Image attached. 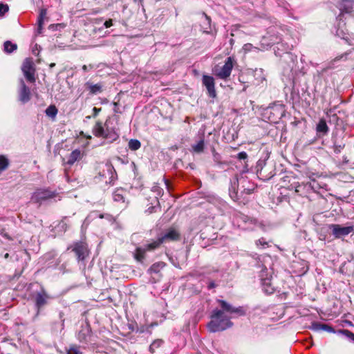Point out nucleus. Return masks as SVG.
<instances>
[{
  "instance_id": "f257e3e1",
  "label": "nucleus",
  "mask_w": 354,
  "mask_h": 354,
  "mask_svg": "<svg viewBox=\"0 0 354 354\" xmlns=\"http://www.w3.org/2000/svg\"><path fill=\"white\" fill-rule=\"evenodd\" d=\"M221 309H214L211 316L212 320L207 324L208 330L212 333L224 330L232 326L230 321L233 315H243L245 311L242 307L235 308L224 300H218Z\"/></svg>"
},
{
  "instance_id": "f03ea898",
  "label": "nucleus",
  "mask_w": 354,
  "mask_h": 354,
  "mask_svg": "<svg viewBox=\"0 0 354 354\" xmlns=\"http://www.w3.org/2000/svg\"><path fill=\"white\" fill-rule=\"evenodd\" d=\"M111 124V118H108L104 123L97 121L93 127V135L97 138H103L109 142L115 141L118 139L119 135Z\"/></svg>"
},
{
  "instance_id": "7ed1b4c3",
  "label": "nucleus",
  "mask_w": 354,
  "mask_h": 354,
  "mask_svg": "<svg viewBox=\"0 0 354 354\" xmlns=\"http://www.w3.org/2000/svg\"><path fill=\"white\" fill-rule=\"evenodd\" d=\"M235 60L232 57H228L222 67L214 69V75L219 79L227 80L231 75Z\"/></svg>"
},
{
  "instance_id": "20e7f679",
  "label": "nucleus",
  "mask_w": 354,
  "mask_h": 354,
  "mask_svg": "<svg viewBox=\"0 0 354 354\" xmlns=\"http://www.w3.org/2000/svg\"><path fill=\"white\" fill-rule=\"evenodd\" d=\"M57 196L55 192L48 189H37L31 196V201L35 203H41L42 202L54 198Z\"/></svg>"
},
{
  "instance_id": "39448f33",
  "label": "nucleus",
  "mask_w": 354,
  "mask_h": 354,
  "mask_svg": "<svg viewBox=\"0 0 354 354\" xmlns=\"http://www.w3.org/2000/svg\"><path fill=\"white\" fill-rule=\"evenodd\" d=\"M284 106L282 104H274L268 106L265 110V115L271 122H277L284 115Z\"/></svg>"
},
{
  "instance_id": "423d86ee",
  "label": "nucleus",
  "mask_w": 354,
  "mask_h": 354,
  "mask_svg": "<svg viewBox=\"0 0 354 354\" xmlns=\"http://www.w3.org/2000/svg\"><path fill=\"white\" fill-rule=\"evenodd\" d=\"M335 239H341L354 231L353 225L342 226L339 224H330L328 226Z\"/></svg>"
},
{
  "instance_id": "0eeeda50",
  "label": "nucleus",
  "mask_w": 354,
  "mask_h": 354,
  "mask_svg": "<svg viewBox=\"0 0 354 354\" xmlns=\"http://www.w3.org/2000/svg\"><path fill=\"white\" fill-rule=\"evenodd\" d=\"M52 297L47 293L46 290L42 287L40 290L37 291L34 297L35 305L37 308V314L39 313V310L45 305L48 304V301Z\"/></svg>"
},
{
  "instance_id": "6e6552de",
  "label": "nucleus",
  "mask_w": 354,
  "mask_h": 354,
  "mask_svg": "<svg viewBox=\"0 0 354 354\" xmlns=\"http://www.w3.org/2000/svg\"><path fill=\"white\" fill-rule=\"evenodd\" d=\"M100 175L105 178V183L109 184H113L117 179V174L111 163H106L102 171L100 172Z\"/></svg>"
},
{
  "instance_id": "1a4fd4ad",
  "label": "nucleus",
  "mask_w": 354,
  "mask_h": 354,
  "mask_svg": "<svg viewBox=\"0 0 354 354\" xmlns=\"http://www.w3.org/2000/svg\"><path fill=\"white\" fill-rule=\"evenodd\" d=\"M73 251L75 253L79 261H84L89 254L88 245L83 241L75 243L73 244Z\"/></svg>"
},
{
  "instance_id": "9d476101",
  "label": "nucleus",
  "mask_w": 354,
  "mask_h": 354,
  "mask_svg": "<svg viewBox=\"0 0 354 354\" xmlns=\"http://www.w3.org/2000/svg\"><path fill=\"white\" fill-rule=\"evenodd\" d=\"M202 83L207 89L208 96L212 98H215L216 97V92L214 77L210 75H203L202 77Z\"/></svg>"
},
{
  "instance_id": "9b49d317",
  "label": "nucleus",
  "mask_w": 354,
  "mask_h": 354,
  "mask_svg": "<svg viewBox=\"0 0 354 354\" xmlns=\"http://www.w3.org/2000/svg\"><path fill=\"white\" fill-rule=\"evenodd\" d=\"M21 69L26 80L31 83L35 82V68L30 59H26L24 62Z\"/></svg>"
},
{
  "instance_id": "f8f14e48",
  "label": "nucleus",
  "mask_w": 354,
  "mask_h": 354,
  "mask_svg": "<svg viewBox=\"0 0 354 354\" xmlns=\"http://www.w3.org/2000/svg\"><path fill=\"white\" fill-rule=\"evenodd\" d=\"M260 277L263 291L267 294H272L274 289L271 283V277L268 276L266 268L261 270Z\"/></svg>"
},
{
  "instance_id": "ddd939ff",
  "label": "nucleus",
  "mask_w": 354,
  "mask_h": 354,
  "mask_svg": "<svg viewBox=\"0 0 354 354\" xmlns=\"http://www.w3.org/2000/svg\"><path fill=\"white\" fill-rule=\"evenodd\" d=\"M162 243L176 241L180 238L179 232L174 228H169L163 234L159 236Z\"/></svg>"
},
{
  "instance_id": "4468645a",
  "label": "nucleus",
  "mask_w": 354,
  "mask_h": 354,
  "mask_svg": "<svg viewBox=\"0 0 354 354\" xmlns=\"http://www.w3.org/2000/svg\"><path fill=\"white\" fill-rule=\"evenodd\" d=\"M21 88L19 93V100L22 103L28 102L30 99V91L29 88L25 84L24 80H21Z\"/></svg>"
},
{
  "instance_id": "2eb2a0df",
  "label": "nucleus",
  "mask_w": 354,
  "mask_h": 354,
  "mask_svg": "<svg viewBox=\"0 0 354 354\" xmlns=\"http://www.w3.org/2000/svg\"><path fill=\"white\" fill-rule=\"evenodd\" d=\"M292 189H295V192L297 193L299 195H304L306 192L309 191V189L311 188V185L309 183H295L291 185Z\"/></svg>"
},
{
  "instance_id": "dca6fc26",
  "label": "nucleus",
  "mask_w": 354,
  "mask_h": 354,
  "mask_svg": "<svg viewBox=\"0 0 354 354\" xmlns=\"http://www.w3.org/2000/svg\"><path fill=\"white\" fill-rule=\"evenodd\" d=\"M340 10L344 13H351L354 10V0H342Z\"/></svg>"
},
{
  "instance_id": "f3484780",
  "label": "nucleus",
  "mask_w": 354,
  "mask_h": 354,
  "mask_svg": "<svg viewBox=\"0 0 354 354\" xmlns=\"http://www.w3.org/2000/svg\"><path fill=\"white\" fill-rule=\"evenodd\" d=\"M328 127L324 119L319 120L318 124H317L316 131L317 133L324 136L326 135L328 132Z\"/></svg>"
},
{
  "instance_id": "a211bd4d",
  "label": "nucleus",
  "mask_w": 354,
  "mask_h": 354,
  "mask_svg": "<svg viewBox=\"0 0 354 354\" xmlns=\"http://www.w3.org/2000/svg\"><path fill=\"white\" fill-rule=\"evenodd\" d=\"M311 329L315 331L326 330L328 332H333V328L327 324H322L319 322H313L311 326Z\"/></svg>"
},
{
  "instance_id": "6ab92c4d",
  "label": "nucleus",
  "mask_w": 354,
  "mask_h": 354,
  "mask_svg": "<svg viewBox=\"0 0 354 354\" xmlns=\"http://www.w3.org/2000/svg\"><path fill=\"white\" fill-rule=\"evenodd\" d=\"M147 250L145 246L138 247L133 254L134 258L138 262H142L145 258V254L147 252Z\"/></svg>"
},
{
  "instance_id": "aec40b11",
  "label": "nucleus",
  "mask_w": 354,
  "mask_h": 354,
  "mask_svg": "<svg viewBox=\"0 0 354 354\" xmlns=\"http://www.w3.org/2000/svg\"><path fill=\"white\" fill-rule=\"evenodd\" d=\"M81 157V151L79 149L73 151L67 160V164L72 165Z\"/></svg>"
},
{
  "instance_id": "412c9836",
  "label": "nucleus",
  "mask_w": 354,
  "mask_h": 354,
  "mask_svg": "<svg viewBox=\"0 0 354 354\" xmlns=\"http://www.w3.org/2000/svg\"><path fill=\"white\" fill-rule=\"evenodd\" d=\"M162 241H160V238L158 237L156 240H153L151 242L145 244L144 246L146 248L147 252H151L156 250L158 248L160 245L162 244Z\"/></svg>"
},
{
  "instance_id": "4be33fe9",
  "label": "nucleus",
  "mask_w": 354,
  "mask_h": 354,
  "mask_svg": "<svg viewBox=\"0 0 354 354\" xmlns=\"http://www.w3.org/2000/svg\"><path fill=\"white\" fill-rule=\"evenodd\" d=\"M47 15V11L46 9H41L40 10L38 19H37V24H38V29L37 32L38 34H40L41 32L42 26L44 24V19Z\"/></svg>"
},
{
  "instance_id": "5701e85b",
  "label": "nucleus",
  "mask_w": 354,
  "mask_h": 354,
  "mask_svg": "<svg viewBox=\"0 0 354 354\" xmlns=\"http://www.w3.org/2000/svg\"><path fill=\"white\" fill-rule=\"evenodd\" d=\"M86 86L91 94H97L102 91V85L101 84H93L87 82Z\"/></svg>"
},
{
  "instance_id": "b1692460",
  "label": "nucleus",
  "mask_w": 354,
  "mask_h": 354,
  "mask_svg": "<svg viewBox=\"0 0 354 354\" xmlns=\"http://www.w3.org/2000/svg\"><path fill=\"white\" fill-rule=\"evenodd\" d=\"M124 190L123 189H116L113 193V198L115 202L124 203Z\"/></svg>"
},
{
  "instance_id": "393cba45",
  "label": "nucleus",
  "mask_w": 354,
  "mask_h": 354,
  "mask_svg": "<svg viewBox=\"0 0 354 354\" xmlns=\"http://www.w3.org/2000/svg\"><path fill=\"white\" fill-rule=\"evenodd\" d=\"M89 328L86 326L82 328V329L78 333L77 338L80 342H87V337L89 334Z\"/></svg>"
},
{
  "instance_id": "a878e982",
  "label": "nucleus",
  "mask_w": 354,
  "mask_h": 354,
  "mask_svg": "<svg viewBox=\"0 0 354 354\" xmlns=\"http://www.w3.org/2000/svg\"><path fill=\"white\" fill-rule=\"evenodd\" d=\"M165 266V263L163 262H157L153 263L150 268L149 269V271L150 272H154L158 273Z\"/></svg>"
},
{
  "instance_id": "bb28decb",
  "label": "nucleus",
  "mask_w": 354,
  "mask_h": 354,
  "mask_svg": "<svg viewBox=\"0 0 354 354\" xmlns=\"http://www.w3.org/2000/svg\"><path fill=\"white\" fill-rule=\"evenodd\" d=\"M3 47L6 53H11L17 49V46L10 41H6L4 42Z\"/></svg>"
},
{
  "instance_id": "cd10ccee",
  "label": "nucleus",
  "mask_w": 354,
  "mask_h": 354,
  "mask_svg": "<svg viewBox=\"0 0 354 354\" xmlns=\"http://www.w3.org/2000/svg\"><path fill=\"white\" fill-rule=\"evenodd\" d=\"M129 148L132 151H136L141 147V143L138 140L131 139L128 143Z\"/></svg>"
},
{
  "instance_id": "c85d7f7f",
  "label": "nucleus",
  "mask_w": 354,
  "mask_h": 354,
  "mask_svg": "<svg viewBox=\"0 0 354 354\" xmlns=\"http://www.w3.org/2000/svg\"><path fill=\"white\" fill-rule=\"evenodd\" d=\"M57 109L55 105H50L46 109V114L48 117H50L52 118H55V116L57 114Z\"/></svg>"
},
{
  "instance_id": "c756f323",
  "label": "nucleus",
  "mask_w": 354,
  "mask_h": 354,
  "mask_svg": "<svg viewBox=\"0 0 354 354\" xmlns=\"http://www.w3.org/2000/svg\"><path fill=\"white\" fill-rule=\"evenodd\" d=\"M204 15H205V21H204L203 24L202 25V27L204 29V32L209 33V31L208 30V29L210 28L211 19L207 15L204 14Z\"/></svg>"
},
{
  "instance_id": "7c9ffc66",
  "label": "nucleus",
  "mask_w": 354,
  "mask_h": 354,
  "mask_svg": "<svg viewBox=\"0 0 354 354\" xmlns=\"http://www.w3.org/2000/svg\"><path fill=\"white\" fill-rule=\"evenodd\" d=\"M193 151L196 153H201L204 149V140H201L197 144L192 146Z\"/></svg>"
},
{
  "instance_id": "2f4dec72",
  "label": "nucleus",
  "mask_w": 354,
  "mask_h": 354,
  "mask_svg": "<svg viewBox=\"0 0 354 354\" xmlns=\"http://www.w3.org/2000/svg\"><path fill=\"white\" fill-rule=\"evenodd\" d=\"M235 219L236 220L237 222H239V221H242L245 223H247L248 222L250 223H253V220L252 219H251V218H248L247 216L241 214H237L236 216Z\"/></svg>"
},
{
  "instance_id": "473e14b6",
  "label": "nucleus",
  "mask_w": 354,
  "mask_h": 354,
  "mask_svg": "<svg viewBox=\"0 0 354 354\" xmlns=\"http://www.w3.org/2000/svg\"><path fill=\"white\" fill-rule=\"evenodd\" d=\"M151 191L156 194V198H158V196H161L163 194V189L158 184L153 185Z\"/></svg>"
},
{
  "instance_id": "72a5a7b5",
  "label": "nucleus",
  "mask_w": 354,
  "mask_h": 354,
  "mask_svg": "<svg viewBox=\"0 0 354 354\" xmlns=\"http://www.w3.org/2000/svg\"><path fill=\"white\" fill-rule=\"evenodd\" d=\"M8 166V160L3 156H0V170L6 169Z\"/></svg>"
},
{
  "instance_id": "f704fd0d",
  "label": "nucleus",
  "mask_w": 354,
  "mask_h": 354,
  "mask_svg": "<svg viewBox=\"0 0 354 354\" xmlns=\"http://www.w3.org/2000/svg\"><path fill=\"white\" fill-rule=\"evenodd\" d=\"M256 245L257 247H261V248H266L268 247V243L266 241L264 238H261L256 241Z\"/></svg>"
},
{
  "instance_id": "c9c22d12",
  "label": "nucleus",
  "mask_w": 354,
  "mask_h": 354,
  "mask_svg": "<svg viewBox=\"0 0 354 354\" xmlns=\"http://www.w3.org/2000/svg\"><path fill=\"white\" fill-rule=\"evenodd\" d=\"M162 344V341L161 339H158L154 341L151 345H150V350L153 351L155 348H158L161 346Z\"/></svg>"
},
{
  "instance_id": "e433bc0d",
  "label": "nucleus",
  "mask_w": 354,
  "mask_h": 354,
  "mask_svg": "<svg viewBox=\"0 0 354 354\" xmlns=\"http://www.w3.org/2000/svg\"><path fill=\"white\" fill-rule=\"evenodd\" d=\"M68 354H82L79 347L74 346L70 348Z\"/></svg>"
},
{
  "instance_id": "4c0bfd02",
  "label": "nucleus",
  "mask_w": 354,
  "mask_h": 354,
  "mask_svg": "<svg viewBox=\"0 0 354 354\" xmlns=\"http://www.w3.org/2000/svg\"><path fill=\"white\" fill-rule=\"evenodd\" d=\"M252 49H257V48L253 46L252 44H249V43L244 44L243 46V50L245 53L250 52V51L252 50Z\"/></svg>"
},
{
  "instance_id": "58836bf2",
  "label": "nucleus",
  "mask_w": 354,
  "mask_h": 354,
  "mask_svg": "<svg viewBox=\"0 0 354 354\" xmlns=\"http://www.w3.org/2000/svg\"><path fill=\"white\" fill-rule=\"evenodd\" d=\"M99 217L100 218H105V219L108 220L110 222H113V221H115L113 216L112 215L109 214H101L99 215Z\"/></svg>"
},
{
  "instance_id": "ea45409f",
  "label": "nucleus",
  "mask_w": 354,
  "mask_h": 354,
  "mask_svg": "<svg viewBox=\"0 0 354 354\" xmlns=\"http://www.w3.org/2000/svg\"><path fill=\"white\" fill-rule=\"evenodd\" d=\"M8 11V6L6 4L0 3V15L3 16Z\"/></svg>"
},
{
  "instance_id": "a19ab883",
  "label": "nucleus",
  "mask_w": 354,
  "mask_h": 354,
  "mask_svg": "<svg viewBox=\"0 0 354 354\" xmlns=\"http://www.w3.org/2000/svg\"><path fill=\"white\" fill-rule=\"evenodd\" d=\"M343 333L345 334L351 340L354 342V333L348 330H344Z\"/></svg>"
},
{
  "instance_id": "79ce46f5",
  "label": "nucleus",
  "mask_w": 354,
  "mask_h": 354,
  "mask_svg": "<svg viewBox=\"0 0 354 354\" xmlns=\"http://www.w3.org/2000/svg\"><path fill=\"white\" fill-rule=\"evenodd\" d=\"M55 330H59L60 331H62V330H64V319H62L61 320V322L60 324H59V327H57L56 326V324H55L54 325V328H53Z\"/></svg>"
},
{
  "instance_id": "37998d69",
  "label": "nucleus",
  "mask_w": 354,
  "mask_h": 354,
  "mask_svg": "<svg viewBox=\"0 0 354 354\" xmlns=\"http://www.w3.org/2000/svg\"><path fill=\"white\" fill-rule=\"evenodd\" d=\"M237 158L240 160H245L248 158V154L245 151H241L238 153Z\"/></svg>"
},
{
  "instance_id": "c03bdc74",
  "label": "nucleus",
  "mask_w": 354,
  "mask_h": 354,
  "mask_svg": "<svg viewBox=\"0 0 354 354\" xmlns=\"http://www.w3.org/2000/svg\"><path fill=\"white\" fill-rule=\"evenodd\" d=\"M113 25L112 19H109L104 23V26L106 28H110Z\"/></svg>"
},
{
  "instance_id": "a18cd8bd",
  "label": "nucleus",
  "mask_w": 354,
  "mask_h": 354,
  "mask_svg": "<svg viewBox=\"0 0 354 354\" xmlns=\"http://www.w3.org/2000/svg\"><path fill=\"white\" fill-rule=\"evenodd\" d=\"M100 111H101V109L100 108L94 107L93 109V117H96Z\"/></svg>"
},
{
  "instance_id": "49530a36",
  "label": "nucleus",
  "mask_w": 354,
  "mask_h": 354,
  "mask_svg": "<svg viewBox=\"0 0 354 354\" xmlns=\"http://www.w3.org/2000/svg\"><path fill=\"white\" fill-rule=\"evenodd\" d=\"M216 286V285L213 281H209L207 284V288L209 290L214 288Z\"/></svg>"
},
{
  "instance_id": "de8ad7c7",
  "label": "nucleus",
  "mask_w": 354,
  "mask_h": 354,
  "mask_svg": "<svg viewBox=\"0 0 354 354\" xmlns=\"http://www.w3.org/2000/svg\"><path fill=\"white\" fill-rule=\"evenodd\" d=\"M113 105H114V112H115V113L119 112L118 110V102H113Z\"/></svg>"
},
{
  "instance_id": "09e8293b",
  "label": "nucleus",
  "mask_w": 354,
  "mask_h": 354,
  "mask_svg": "<svg viewBox=\"0 0 354 354\" xmlns=\"http://www.w3.org/2000/svg\"><path fill=\"white\" fill-rule=\"evenodd\" d=\"M1 235L5 237L6 239H11V238L10 237V236L7 234V233H1Z\"/></svg>"
},
{
  "instance_id": "8fccbe9b",
  "label": "nucleus",
  "mask_w": 354,
  "mask_h": 354,
  "mask_svg": "<svg viewBox=\"0 0 354 354\" xmlns=\"http://www.w3.org/2000/svg\"><path fill=\"white\" fill-rule=\"evenodd\" d=\"M163 180L165 181V184L167 186V187L169 188V180L165 178H163Z\"/></svg>"
},
{
  "instance_id": "3c124183",
  "label": "nucleus",
  "mask_w": 354,
  "mask_h": 354,
  "mask_svg": "<svg viewBox=\"0 0 354 354\" xmlns=\"http://www.w3.org/2000/svg\"><path fill=\"white\" fill-rule=\"evenodd\" d=\"M102 104H106L108 102V100L106 98L102 99Z\"/></svg>"
},
{
  "instance_id": "603ef678",
  "label": "nucleus",
  "mask_w": 354,
  "mask_h": 354,
  "mask_svg": "<svg viewBox=\"0 0 354 354\" xmlns=\"http://www.w3.org/2000/svg\"><path fill=\"white\" fill-rule=\"evenodd\" d=\"M133 1L135 3H140L141 5H142L143 0H133Z\"/></svg>"
},
{
  "instance_id": "864d4df0",
  "label": "nucleus",
  "mask_w": 354,
  "mask_h": 354,
  "mask_svg": "<svg viewBox=\"0 0 354 354\" xmlns=\"http://www.w3.org/2000/svg\"><path fill=\"white\" fill-rule=\"evenodd\" d=\"M154 208H155V207H149V208L148 209V210H147V211H148L149 213H152V212H153V209Z\"/></svg>"
},
{
  "instance_id": "5fc2aeb1",
  "label": "nucleus",
  "mask_w": 354,
  "mask_h": 354,
  "mask_svg": "<svg viewBox=\"0 0 354 354\" xmlns=\"http://www.w3.org/2000/svg\"><path fill=\"white\" fill-rule=\"evenodd\" d=\"M9 257V254L8 253H6L5 255H4V258L5 259H8Z\"/></svg>"
}]
</instances>
